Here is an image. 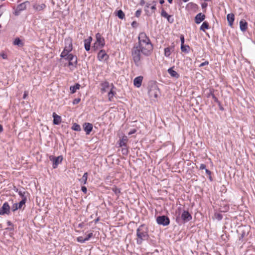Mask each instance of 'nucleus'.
I'll list each match as a JSON object with an SVG mask.
<instances>
[{"instance_id": "5fc2aeb1", "label": "nucleus", "mask_w": 255, "mask_h": 255, "mask_svg": "<svg viewBox=\"0 0 255 255\" xmlns=\"http://www.w3.org/2000/svg\"><path fill=\"white\" fill-rule=\"evenodd\" d=\"M3 130V128L2 125H0V132H1Z\"/></svg>"}, {"instance_id": "8fccbe9b", "label": "nucleus", "mask_w": 255, "mask_h": 255, "mask_svg": "<svg viewBox=\"0 0 255 255\" xmlns=\"http://www.w3.org/2000/svg\"><path fill=\"white\" fill-rule=\"evenodd\" d=\"M205 172L208 175H210L211 174V172L207 169H205Z\"/></svg>"}, {"instance_id": "4468645a", "label": "nucleus", "mask_w": 255, "mask_h": 255, "mask_svg": "<svg viewBox=\"0 0 255 255\" xmlns=\"http://www.w3.org/2000/svg\"><path fill=\"white\" fill-rule=\"evenodd\" d=\"M205 14H203L202 13H199L195 17V22L197 24H199L202 21H203L205 19Z\"/></svg>"}, {"instance_id": "de8ad7c7", "label": "nucleus", "mask_w": 255, "mask_h": 255, "mask_svg": "<svg viewBox=\"0 0 255 255\" xmlns=\"http://www.w3.org/2000/svg\"><path fill=\"white\" fill-rule=\"evenodd\" d=\"M216 218L218 220H221L222 219V215L220 214H218L216 215Z\"/></svg>"}, {"instance_id": "e433bc0d", "label": "nucleus", "mask_w": 255, "mask_h": 255, "mask_svg": "<svg viewBox=\"0 0 255 255\" xmlns=\"http://www.w3.org/2000/svg\"><path fill=\"white\" fill-rule=\"evenodd\" d=\"M77 240L78 242L81 243H84L86 241L85 238H83L82 237H78Z\"/></svg>"}, {"instance_id": "393cba45", "label": "nucleus", "mask_w": 255, "mask_h": 255, "mask_svg": "<svg viewBox=\"0 0 255 255\" xmlns=\"http://www.w3.org/2000/svg\"><path fill=\"white\" fill-rule=\"evenodd\" d=\"M80 87V85L78 83H76L75 85L71 86L70 87V90L71 91V93L73 94L76 92V90L79 89Z\"/></svg>"}, {"instance_id": "20e7f679", "label": "nucleus", "mask_w": 255, "mask_h": 255, "mask_svg": "<svg viewBox=\"0 0 255 255\" xmlns=\"http://www.w3.org/2000/svg\"><path fill=\"white\" fill-rule=\"evenodd\" d=\"M156 222L158 224L164 226H167L170 223L169 219L164 215L158 216L156 218Z\"/></svg>"}, {"instance_id": "aec40b11", "label": "nucleus", "mask_w": 255, "mask_h": 255, "mask_svg": "<svg viewBox=\"0 0 255 255\" xmlns=\"http://www.w3.org/2000/svg\"><path fill=\"white\" fill-rule=\"evenodd\" d=\"M235 16L234 14L233 13H229L227 15V19L229 23V25L230 26H232L233 24V22L235 19Z\"/></svg>"}, {"instance_id": "72a5a7b5", "label": "nucleus", "mask_w": 255, "mask_h": 255, "mask_svg": "<svg viewBox=\"0 0 255 255\" xmlns=\"http://www.w3.org/2000/svg\"><path fill=\"white\" fill-rule=\"evenodd\" d=\"M72 129L75 131H80L81 129L80 125L76 123L73 124Z\"/></svg>"}, {"instance_id": "09e8293b", "label": "nucleus", "mask_w": 255, "mask_h": 255, "mask_svg": "<svg viewBox=\"0 0 255 255\" xmlns=\"http://www.w3.org/2000/svg\"><path fill=\"white\" fill-rule=\"evenodd\" d=\"M206 165L204 164H201L200 166V169H205Z\"/></svg>"}, {"instance_id": "0e129e2a", "label": "nucleus", "mask_w": 255, "mask_h": 255, "mask_svg": "<svg viewBox=\"0 0 255 255\" xmlns=\"http://www.w3.org/2000/svg\"><path fill=\"white\" fill-rule=\"evenodd\" d=\"M123 151H124V152H126V151H127V149H125V150H124V149H123Z\"/></svg>"}, {"instance_id": "cd10ccee", "label": "nucleus", "mask_w": 255, "mask_h": 255, "mask_svg": "<svg viewBox=\"0 0 255 255\" xmlns=\"http://www.w3.org/2000/svg\"><path fill=\"white\" fill-rule=\"evenodd\" d=\"M209 28V25L208 22L207 21H204L201 25L200 29L201 30L205 31V29H208Z\"/></svg>"}, {"instance_id": "c756f323", "label": "nucleus", "mask_w": 255, "mask_h": 255, "mask_svg": "<svg viewBox=\"0 0 255 255\" xmlns=\"http://www.w3.org/2000/svg\"><path fill=\"white\" fill-rule=\"evenodd\" d=\"M45 5L44 4H41L40 5H34L33 8L36 9V10L40 11L42 9H43L45 7Z\"/></svg>"}, {"instance_id": "f3484780", "label": "nucleus", "mask_w": 255, "mask_h": 255, "mask_svg": "<svg viewBox=\"0 0 255 255\" xmlns=\"http://www.w3.org/2000/svg\"><path fill=\"white\" fill-rule=\"evenodd\" d=\"M173 68L174 67L169 68L167 72L172 77L177 79L179 77V74L173 70Z\"/></svg>"}, {"instance_id": "5701e85b", "label": "nucleus", "mask_w": 255, "mask_h": 255, "mask_svg": "<svg viewBox=\"0 0 255 255\" xmlns=\"http://www.w3.org/2000/svg\"><path fill=\"white\" fill-rule=\"evenodd\" d=\"M240 26L241 30L243 31H245L247 29L248 23L245 21L241 20L240 22Z\"/></svg>"}, {"instance_id": "f704fd0d", "label": "nucleus", "mask_w": 255, "mask_h": 255, "mask_svg": "<svg viewBox=\"0 0 255 255\" xmlns=\"http://www.w3.org/2000/svg\"><path fill=\"white\" fill-rule=\"evenodd\" d=\"M69 54V53L67 51H65V50H63V51L62 52V53L60 54V57L61 58H65L67 57V56Z\"/></svg>"}, {"instance_id": "774afa93", "label": "nucleus", "mask_w": 255, "mask_h": 255, "mask_svg": "<svg viewBox=\"0 0 255 255\" xmlns=\"http://www.w3.org/2000/svg\"><path fill=\"white\" fill-rule=\"evenodd\" d=\"M1 13H0V16H1Z\"/></svg>"}, {"instance_id": "ddd939ff", "label": "nucleus", "mask_w": 255, "mask_h": 255, "mask_svg": "<svg viewBox=\"0 0 255 255\" xmlns=\"http://www.w3.org/2000/svg\"><path fill=\"white\" fill-rule=\"evenodd\" d=\"M25 204V199H24L21 200L19 203L14 204L11 207V210L13 212H15L17 209H21Z\"/></svg>"}, {"instance_id": "338daca9", "label": "nucleus", "mask_w": 255, "mask_h": 255, "mask_svg": "<svg viewBox=\"0 0 255 255\" xmlns=\"http://www.w3.org/2000/svg\"><path fill=\"white\" fill-rule=\"evenodd\" d=\"M123 151H124V152H126V151H127V149H125V150H124V149H123Z\"/></svg>"}, {"instance_id": "9b49d317", "label": "nucleus", "mask_w": 255, "mask_h": 255, "mask_svg": "<svg viewBox=\"0 0 255 255\" xmlns=\"http://www.w3.org/2000/svg\"><path fill=\"white\" fill-rule=\"evenodd\" d=\"M161 16L166 18L167 21L170 23L174 22V18H173L172 15H169L163 8L161 11Z\"/></svg>"}, {"instance_id": "f257e3e1", "label": "nucleus", "mask_w": 255, "mask_h": 255, "mask_svg": "<svg viewBox=\"0 0 255 255\" xmlns=\"http://www.w3.org/2000/svg\"><path fill=\"white\" fill-rule=\"evenodd\" d=\"M138 39V45L134 46L131 49L132 59L137 67L141 65L142 55L148 56L151 54L153 50V45L145 33H140Z\"/></svg>"}, {"instance_id": "bf43d9fd", "label": "nucleus", "mask_w": 255, "mask_h": 255, "mask_svg": "<svg viewBox=\"0 0 255 255\" xmlns=\"http://www.w3.org/2000/svg\"><path fill=\"white\" fill-rule=\"evenodd\" d=\"M209 178L210 180V181H212V177H211V175H209Z\"/></svg>"}, {"instance_id": "4be33fe9", "label": "nucleus", "mask_w": 255, "mask_h": 255, "mask_svg": "<svg viewBox=\"0 0 255 255\" xmlns=\"http://www.w3.org/2000/svg\"><path fill=\"white\" fill-rule=\"evenodd\" d=\"M151 5V9L152 10V12H154L155 10L156 9V1H152L150 3V2H148L146 3L145 7L146 8H149V6Z\"/></svg>"}, {"instance_id": "ea45409f", "label": "nucleus", "mask_w": 255, "mask_h": 255, "mask_svg": "<svg viewBox=\"0 0 255 255\" xmlns=\"http://www.w3.org/2000/svg\"><path fill=\"white\" fill-rule=\"evenodd\" d=\"M0 55L1 56V57L4 59H7V54L4 52H2L0 54Z\"/></svg>"}, {"instance_id": "a19ab883", "label": "nucleus", "mask_w": 255, "mask_h": 255, "mask_svg": "<svg viewBox=\"0 0 255 255\" xmlns=\"http://www.w3.org/2000/svg\"><path fill=\"white\" fill-rule=\"evenodd\" d=\"M141 13V9H138L136 11L135 15L136 17H139Z\"/></svg>"}, {"instance_id": "6e6d98bb", "label": "nucleus", "mask_w": 255, "mask_h": 255, "mask_svg": "<svg viewBox=\"0 0 255 255\" xmlns=\"http://www.w3.org/2000/svg\"><path fill=\"white\" fill-rule=\"evenodd\" d=\"M136 24V22L135 21H133L131 23V25L132 26H134V25Z\"/></svg>"}, {"instance_id": "f03ea898", "label": "nucleus", "mask_w": 255, "mask_h": 255, "mask_svg": "<svg viewBox=\"0 0 255 255\" xmlns=\"http://www.w3.org/2000/svg\"><path fill=\"white\" fill-rule=\"evenodd\" d=\"M148 229L144 224L140 225L136 230V243L141 245L143 241L149 238Z\"/></svg>"}, {"instance_id": "052dcab7", "label": "nucleus", "mask_w": 255, "mask_h": 255, "mask_svg": "<svg viewBox=\"0 0 255 255\" xmlns=\"http://www.w3.org/2000/svg\"><path fill=\"white\" fill-rule=\"evenodd\" d=\"M168 2L170 3H171L172 2V0H167Z\"/></svg>"}, {"instance_id": "37998d69", "label": "nucleus", "mask_w": 255, "mask_h": 255, "mask_svg": "<svg viewBox=\"0 0 255 255\" xmlns=\"http://www.w3.org/2000/svg\"><path fill=\"white\" fill-rule=\"evenodd\" d=\"M209 64V62L208 61H206L203 63H202L201 64H200V65H199V67H203L205 65H207Z\"/></svg>"}, {"instance_id": "a878e982", "label": "nucleus", "mask_w": 255, "mask_h": 255, "mask_svg": "<svg viewBox=\"0 0 255 255\" xmlns=\"http://www.w3.org/2000/svg\"><path fill=\"white\" fill-rule=\"evenodd\" d=\"M19 195L22 198L21 200L25 199V202L27 200V195L28 194L27 192L19 191L18 192Z\"/></svg>"}, {"instance_id": "2f4dec72", "label": "nucleus", "mask_w": 255, "mask_h": 255, "mask_svg": "<svg viewBox=\"0 0 255 255\" xmlns=\"http://www.w3.org/2000/svg\"><path fill=\"white\" fill-rule=\"evenodd\" d=\"M117 15L118 16V17L121 19H123L125 18V13L122 10H119L117 12Z\"/></svg>"}, {"instance_id": "dca6fc26", "label": "nucleus", "mask_w": 255, "mask_h": 255, "mask_svg": "<svg viewBox=\"0 0 255 255\" xmlns=\"http://www.w3.org/2000/svg\"><path fill=\"white\" fill-rule=\"evenodd\" d=\"M92 40V37L91 36L89 37L87 39L84 40V46L85 50L87 51H89L91 47V42Z\"/></svg>"}, {"instance_id": "a211bd4d", "label": "nucleus", "mask_w": 255, "mask_h": 255, "mask_svg": "<svg viewBox=\"0 0 255 255\" xmlns=\"http://www.w3.org/2000/svg\"><path fill=\"white\" fill-rule=\"evenodd\" d=\"M142 79H143V77H142L141 76L137 77L135 78H134V79L133 80L134 85L137 88H139V87H140V86L141 85Z\"/></svg>"}, {"instance_id": "39448f33", "label": "nucleus", "mask_w": 255, "mask_h": 255, "mask_svg": "<svg viewBox=\"0 0 255 255\" xmlns=\"http://www.w3.org/2000/svg\"><path fill=\"white\" fill-rule=\"evenodd\" d=\"M30 4L29 2L28 1H26L23 3H21L18 4L15 10L14 14L15 15H18L21 11L25 10L26 8V7L29 5Z\"/></svg>"}, {"instance_id": "a18cd8bd", "label": "nucleus", "mask_w": 255, "mask_h": 255, "mask_svg": "<svg viewBox=\"0 0 255 255\" xmlns=\"http://www.w3.org/2000/svg\"><path fill=\"white\" fill-rule=\"evenodd\" d=\"M81 190L83 192H84L85 194H86L87 192V188L85 186H82L81 187Z\"/></svg>"}, {"instance_id": "13d9d810", "label": "nucleus", "mask_w": 255, "mask_h": 255, "mask_svg": "<svg viewBox=\"0 0 255 255\" xmlns=\"http://www.w3.org/2000/svg\"><path fill=\"white\" fill-rule=\"evenodd\" d=\"M7 225H8V226H10V225H11V223L10 221H8V222H7Z\"/></svg>"}, {"instance_id": "2eb2a0df", "label": "nucleus", "mask_w": 255, "mask_h": 255, "mask_svg": "<svg viewBox=\"0 0 255 255\" xmlns=\"http://www.w3.org/2000/svg\"><path fill=\"white\" fill-rule=\"evenodd\" d=\"M108 58V55L105 52V51L101 50L98 54V58L100 61L106 60Z\"/></svg>"}, {"instance_id": "7ed1b4c3", "label": "nucleus", "mask_w": 255, "mask_h": 255, "mask_svg": "<svg viewBox=\"0 0 255 255\" xmlns=\"http://www.w3.org/2000/svg\"><path fill=\"white\" fill-rule=\"evenodd\" d=\"M96 42H95L94 46L92 47L94 50H96L97 45H99L101 47H102L105 45V40L103 37H102L101 35L98 33L96 35Z\"/></svg>"}, {"instance_id": "b1692460", "label": "nucleus", "mask_w": 255, "mask_h": 255, "mask_svg": "<svg viewBox=\"0 0 255 255\" xmlns=\"http://www.w3.org/2000/svg\"><path fill=\"white\" fill-rule=\"evenodd\" d=\"M173 47H168L164 49V55L166 57H169L171 53V51H173Z\"/></svg>"}, {"instance_id": "680f3d73", "label": "nucleus", "mask_w": 255, "mask_h": 255, "mask_svg": "<svg viewBox=\"0 0 255 255\" xmlns=\"http://www.w3.org/2000/svg\"><path fill=\"white\" fill-rule=\"evenodd\" d=\"M184 2H187L189 0H183Z\"/></svg>"}, {"instance_id": "4c0bfd02", "label": "nucleus", "mask_w": 255, "mask_h": 255, "mask_svg": "<svg viewBox=\"0 0 255 255\" xmlns=\"http://www.w3.org/2000/svg\"><path fill=\"white\" fill-rule=\"evenodd\" d=\"M126 141H127V139L126 138H123L120 141V146H124L126 145Z\"/></svg>"}, {"instance_id": "c03bdc74", "label": "nucleus", "mask_w": 255, "mask_h": 255, "mask_svg": "<svg viewBox=\"0 0 255 255\" xmlns=\"http://www.w3.org/2000/svg\"><path fill=\"white\" fill-rule=\"evenodd\" d=\"M80 101V99H79V98H77V99H75L73 101V104H78Z\"/></svg>"}, {"instance_id": "f8f14e48", "label": "nucleus", "mask_w": 255, "mask_h": 255, "mask_svg": "<svg viewBox=\"0 0 255 255\" xmlns=\"http://www.w3.org/2000/svg\"><path fill=\"white\" fill-rule=\"evenodd\" d=\"M65 46L64 50L65 51L68 52L69 53L71 52L72 50V40L70 39H66L65 40Z\"/></svg>"}, {"instance_id": "c85d7f7f", "label": "nucleus", "mask_w": 255, "mask_h": 255, "mask_svg": "<svg viewBox=\"0 0 255 255\" xmlns=\"http://www.w3.org/2000/svg\"><path fill=\"white\" fill-rule=\"evenodd\" d=\"M13 44L15 45H17L20 47L22 46L23 45L22 42L19 38H15L14 41H13Z\"/></svg>"}, {"instance_id": "58836bf2", "label": "nucleus", "mask_w": 255, "mask_h": 255, "mask_svg": "<svg viewBox=\"0 0 255 255\" xmlns=\"http://www.w3.org/2000/svg\"><path fill=\"white\" fill-rule=\"evenodd\" d=\"M102 86L103 87L102 90L103 91H106L105 88L108 87L109 86V83L107 82H105L102 84Z\"/></svg>"}, {"instance_id": "9d476101", "label": "nucleus", "mask_w": 255, "mask_h": 255, "mask_svg": "<svg viewBox=\"0 0 255 255\" xmlns=\"http://www.w3.org/2000/svg\"><path fill=\"white\" fill-rule=\"evenodd\" d=\"M181 218L184 223L189 222L192 219L191 215L187 211H184L182 212Z\"/></svg>"}, {"instance_id": "e2e57ef3", "label": "nucleus", "mask_w": 255, "mask_h": 255, "mask_svg": "<svg viewBox=\"0 0 255 255\" xmlns=\"http://www.w3.org/2000/svg\"><path fill=\"white\" fill-rule=\"evenodd\" d=\"M144 3V1H141V4H143V3Z\"/></svg>"}, {"instance_id": "69168bd1", "label": "nucleus", "mask_w": 255, "mask_h": 255, "mask_svg": "<svg viewBox=\"0 0 255 255\" xmlns=\"http://www.w3.org/2000/svg\"><path fill=\"white\" fill-rule=\"evenodd\" d=\"M123 151H124V152H126V151H127V149H125V150H124V149H123Z\"/></svg>"}, {"instance_id": "864d4df0", "label": "nucleus", "mask_w": 255, "mask_h": 255, "mask_svg": "<svg viewBox=\"0 0 255 255\" xmlns=\"http://www.w3.org/2000/svg\"><path fill=\"white\" fill-rule=\"evenodd\" d=\"M212 97H213V98L214 99V100H215V101H218L217 98L215 96V95H213L212 96Z\"/></svg>"}, {"instance_id": "7c9ffc66", "label": "nucleus", "mask_w": 255, "mask_h": 255, "mask_svg": "<svg viewBox=\"0 0 255 255\" xmlns=\"http://www.w3.org/2000/svg\"><path fill=\"white\" fill-rule=\"evenodd\" d=\"M189 49L190 47L188 45H181V49L182 52L188 53Z\"/></svg>"}, {"instance_id": "79ce46f5", "label": "nucleus", "mask_w": 255, "mask_h": 255, "mask_svg": "<svg viewBox=\"0 0 255 255\" xmlns=\"http://www.w3.org/2000/svg\"><path fill=\"white\" fill-rule=\"evenodd\" d=\"M93 236V233H89L87 237L85 238L86 241H88Z\"/></svg>"}, {"instance_id": "423d86ee", "label": "nucleus", "mask_w": 255, "mask_h": 255, "mask_svg": "<svg viewBox=\"0 0 255 255\" xmlns=\"http://www.w3.org/2000/svg\"><path fill=\"white\" fill-rule=\"evenodd\" d=\"M65 60L69 61V66H72L74 67H76L77 64V57L76 56L72 54H69L65 58Z\"/></svg>"}, {"instance_id": "bb28decb", "label": "nucleus", "mask_w": 255, "mask_h": 255, "mask_svg": "<svg viewBox=\"0 0 255 255\" xmlns=\"http://www.w3.org/2000/svg\"><path fill=\"white\" fill-rule=\"evenodd\" d=\"M87 178H88V173L86 172L84 174V175H83L82 178L79 179V181L81 183L86 184L87 183Z\"/></svg>"}, {"instance_id": "412c9836", "label": "nucleus", "mask_w": 255, "mask_h": 255, "mask_svg": "<svg viewBox=\"0 0 255 255\" xmlns=\"http://www.w3.org/2000/svg\"><path fill=\"white\" fill-rule=\"evenodd\" d=\"M53 124L54 125H59L61 121V117L57 115L55 113L53 114Z\"/></svg>"}, {"instance_id": "c9c22d12", "label": "nucleus", "mask_w": 255, "mask_h": 255, "mask_svg": "<svg viewBox=\"0 0 255 255\" xmlns=\"http://www.w3.org/2000/svg\"><path fill=\"white\" fill-rule=\"evenodd\" d=\"M113 191L118 196H119V194L121 192L120 189L115 187L113 188Z\"/></svg>"}, {"instance_id": "1a4fd4ad", "label": "nucleus", "mask_w": 255, "mask_h": 255, "mask_svg": "<svg viewBox=\"0 0 255 255\" xmlns=\"http://www.w3.org/2000/svg\"><path fill=\"white\" fill-rule=\"evenodd\" d=\"M50 159L53 161V168H56L58 165L62 162L63 157L62 156H59L56 157H50Z\"/></svg>"}, {"instance_id": "4d7b16f0", "label": "nucleus", "mask_w": 255, "mask_h": 255, "mask_svg": "<svg viewBox=\"0 0 255 255\" xmlns=\"http://www.w3.org/2000/svg\"><path fill=\"white\" fill-rule=\"evenodd\" d=\"M159 2H160V4H162L164 3V0H159Z\"/></svg>"}, {"instance_id": "6e6552de", "label": "nucleus", "mask_w": 255, "mask_h": 255, "mask_svg": "<svg viewBox=\"0 0 255 255\" xmlns=\"http://www.w3.org/2000/svg\"><path fill=\"white\" fill-rule=\"evenodd\" d=\"M10 213V207L7 202L3 204L2 207L0 209V215H3L4 214L8 215Z\"/></svg>"}, {"instance_id": "473e14b6", "label": "nucleus", "mask_w": 255, "mask_h": 255, "mask_svg": "<svg viewBox=\"0 0 255 255\" xmlns=\"http://www.w3.org/2000/svg\"><path fill=\"white\" fill-rule=\"evenodd\" d=\"M115 94H116V93L113 91L112 89L109 92V93H108V97H109V100L110 101H113V97L114 96Z\"/></svg>"}, {"instance_id": "6ab92c4d", "label": "nucleus", "mask_w": 255, "mask_h": 255, "mask_svg": "<svg viewBox=\"0 0 255 255\" xmlns=\"http://www.w3.org/2000/svg\"><path fill=\"white\" fill-rule=\"evenodd\" d=\"M83 126L84 129L85 131L86 134H90L93 129V125L90 123H85Z\"/></svg>"}, {"instance_id": "0eeeda50", "label": "nucleus", "mask_w": 255, "mask_h": 255, "mask_svg": "<svg viewBox=\"0 0 255 255\" xmlns=\"http://www.w3.org/2000/svg\"><path fill=\"white\" fill-rule=\"evenodd\" d=\"M159 93V89L156 85H153L148 90V94L150 97L156 98Z\"/></svg>"}, {"instance_id": "49530a36", "label": "nucleus", "mask_w": 255, "mask_h": 255, "mask_svg": "<svg viewBox=\"0 0 255 255\" xmlns=\"http://www.w3.org/2000/svg\"><path fill=\"white\" fill-rule=\"evenodd\" d=\"M180 40H181V45L184 44V37L183 35H181V36H180Z\"/></svg>"}, {"instance_id": "3c124183", "label": "nucleus", "mask_w": 255, "mask_h": 255, "mask_svg": "<svg viewBox=\"0 0 255 255\" xmlns=\"http://www.w3.org/2000/svg\"><path fill=\"white\" fill-rule=\"evenodd\" d=\"M27 95H28V92H25L24 93V95H23V99H25Z\"/></svg>"}, {"instance_id": "603ef678", "label": "nucleus", "mask_w": 255, "mask_h": 255, "mask_svg": "<svg viewBox=\"0 0 255 255\" xmlns=\"http://www.w3.org/2000/svg\"><path fill=\"white\" fill-rule=\"evenodd\" d=\"M135 131L136 130L135 129H133L132 130L130 131L129 132V134H133V133H135Z\"/></svg>"}]
</instances>
